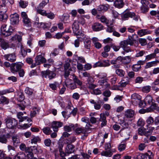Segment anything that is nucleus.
<instances>
[{
	"instance_id": "nucleus-12",
	"label": "nucleus",
	"mask_w": 159,
	"mask_h": 159,
	"mask_svg": "<svg viewBox=\"0 0 159 159\" xmlns=\"http://www.w3.org/2000/svg\"><path fill=\"white\" fill-rule=\"evenodd\" d=\"M65 84L68 88L71 90L75 89L77 88L75 83L71 79L65 80Z\"/></svg>"
},
{
	"instance_id": "nucleus-5",
	"label": "nucleus",
	"mask_w": 159,
	"mask_h": 159,
	"mask_svg": "<svg viewBox=\"0 0 159 159\" xmlns=\"http://www.w3.org/2000/svg\"><path fill=\"white\" fill-rule=\"evenodd\" d=\"M23 64L20 62H16L11 64L10 66L11 72L14 73L18 72L21 68Z\"/></svg>"
},
{
	"instance_id": "nucleus-4",
	"label": "nucleus",
	"mask_w": 159,
	"mask_h": 159,
	"mask_svg": "<svg viewBox=\"0 0 159 159\" xmlns=\"http://www.w3.org/2000/svg\"><path fill=\"white\" fill-rule=\"evenodd\" d=\"M34 61L35 63L30 66L31 68H34L37 65H40L41 63H45L46 62L45 58L41 55H37L35 57Z\"/></svg>"
},
{
	"instance_id": "nucleus-46",
	"label": "nucleus",
	"mask_w": 159,
	"mask_h": 159,
	"mask_svg": "<svg viewBox=\"0 0 159 159\" xmlns=\"http://www.w3.org/2000/svg\"><path fill=\"white\" fill-rule=\"evenodd\" d=\"M42 130L43 132L47 135H49L52 132L50 128L48 127H44L43 129Z\"/></svg>"
},
{
	"instance_id": "nucleus-53",
	"label": "nucleus",
	"mask_w": 159,
	"mask_h": 159,
	"mask_svg": "<svg viewBox=\"0 0 159 159\" xmlns=\"http://www.w3.org/2000/svg\"><path fill=\"white\" fill-rule=\"evenodd\" d=\"M146 122L148 124L147 126H148V125H152L154 123L153 118L151 116H149Z\"/></svg>"
},
{
	"instance_id": "nucleus-51",
	"label": "nucleus",
	"mask_w": 159,
	"mask_h": 159,
	"mask_svg": "<svg viewBox=\"0 0 159 159\" xmlns=\"http://www.w3.org/2000/svg\"><path fill=\"white\" fill-rule=\"evenodd\" d=\"M156 57V55L153 53L146 56L145 57V59L147 61L150 60L152 59L155 58Z\"/></svg>"
},
{
	"instance_id": "nucleus-19",
	"label": "nucleus",
	"mask_w": 159,
	"mask_h": 159,
	"mask_svg": "<svg viewBox=\"0 0 159 159\" xmlns=\"http://www.w3.org/2000/svg\"><path fill=\"white\" fill-rule=\"evenodd\" d=\"M151 31L147 29H141L137 31V34L140 37H142L146 35L150 34Z\"/></svg>"
},
{
	"instance_id": "nucleus-6",
	"label": "nucleus",
	"mask_w": 159,
	"mask_h": 159,
	"mask_svg": "<svg viewBox=\"0 0 159 159\" xmlns=\"http://www.w3.org/2000/svg\"><path fill=\"white\" fill-rule=\"evenodd\" d=\"M153 155L150 150H148V152L145 153H140L137 155V159H152Z\"/></svg>"
},
{
	"instance_id": "nucleus-56",
	"label": "nucleus",
	"mask_w": 159,
	"mask_h": 159,
	"mask_svg": "<svg viewBox=\"0 0 159 159\" xmlns=\"http://www.w3.org/2000/svg\"><path fill=\"white\" fill-rule=\"evenodd\" d=\"M33 91L34 90L33 89L28 87H26L25 90V93L30 95L32 94Z\"/></svg>"
},
{
	"instance_id": "nucleus-43",
	"label": "nucleus",
	"mask_w": 159,
	"mask_h": 159,
	"mask_svg": "<svg viewBox=\"0 0 159 159\" xmlns=\"http://www.w3.org/2000/svg\"><path fill=\"white\" fill-rule=\"evenodd\" d=\"M23 21L25 25L28 27H30L31 26V22L30 20L28 18H26L23 19Z\"/></svg>"
},
{
	"instance_id": "nucleus-58",
	"label": "nucleus",
	"mask_w": 159,
	"mask_h": 159,
	"mask_svg": "<svg viewBox=\"0 0 159 159\" xmlns=\"http://www.w3.org/2000/svg\"><path fill=\"white\" fill-rule=\"evenodd\" d=\"M18 97L17 99L19 101L22 102L25 99V97L23 93L19 92L18 93Z\"/></svg>"
},
{
	"instance_id": "nucleus-41",
	"label": "nucleus",
	"mask_w": 159,
	"mask_h": 159,
	"mask_svg": "<svg viewBox=\"0 0 159 159\" xmlns=\"http://www.w3.org/2000/svg\"><path fill=\"white\" fill-rule=\"evenodd\" d=\"M140 11L143 13H146L149 10V7L148 6H142L140 7Z\"/></svg>"
},
{
	"instance_id": "nucleus-28",
	"label": "nucleus",
	"mask_w": 159,
	"mask_h": 159,
	"mask_svg": "<svg viewBox=\"0 0 159 159\" xmlns=\"http://www.w3.org/2000/svg\"><path fill=\"white\" fill-rule=\"evenodd\" d=\"M14 158V159H25V155L24 153L20 152L16 155Z\"/></svg>"
},
{
	"instance_id": "nucleus-54",
	"label": "nucleus",
	"mask_w": 159,
	"mask_h": 159,
	"mask_svg": "<svg viewBox=\"0 0 159 159\" xmlns=\"http://www.w3.org/2000/svg\"><path fill=\"white\" fill-rule=\"evenodd\" d=\"M131 98L132 99L140 100L141 99V97L136 93H134L131 95Z\"/></svg>"
},
{
	"instance_id": "nucleus-10",
	"label": "nucleus",
	"mask_w": 159,
	"mask_h": 159,
	"mask_svg": "<svg viewBox=\"0 0 159 159\" xmlns=\"http://www.w3.org/2000/svg\"><path fill=\"white\" fill-rule=\"evenodd\" d=\"M10 21L12 25L17 24L19 22V15L17 13L11 14L10 16Z\"/></svg>"
},
{
	"instance_id": "nucleus-8",
	"label": "nucleus",
	"mask_w": 159,
	"mask_h": 159,
	"mask_svg": "<svg viewBox=\"0 0 159 159\" xmlns=\"http://www.w3.org/2000/svg\"><path fill=\"white\" fill-rule=\"evenodd\" d=\"M37 151V147L36 146H31L27 147L25 151L26 153H27V156L29 158L34 157L33 152H36Z\"/></svg>"
},
{
	"instance_id": "nucleus-22",
	"label": "nucleus",
	"mask_w": 159,
	"mask_h": 159,
	"mask_svg": "<svg viewBox=\"0 0 159 159\" xmlns=\"http://www.w3.org/2000/svg\"><path fill=\"white\" fill-rule=\"evenodd\" d=\"M109 7V6L108 4L100 5L97 8V10L99 12L100 11H106Z\"/></svg>"
},
{
	"instance_id": "nucleus-64",
	"label": "nucleus",
	"mask_w": 159,
	"mask_h": 159,
	"mask_svg": "<svg viewBox=\"0 0 159 159\" xmlns=\"http://www.w3.org/2000/svg\"><path fill=\"white\" fill-rule=\"evenodd\" d=\"M73 80L75 83L77 84L78 85L81 86L82 84V82L80 80L77 78L76 76L73 78Z\"/></svg>"
},
{
	"instance_id": "nucleus-48",
	"label": "nucleus",
	"mask_w": 159,
	"mask_h": 159,
	"mask_svg": "<svg viewBox=\"0 0 159 159\" xmlns=\"http://www.w3.org/2000/svg\"><path fill=\"white\" fill-rule=\"evenodd\" d=\"M138 41L142 46H145L147 43L146 39L144 38L139 39Z\"/></svg>"
},
{
	"instance_id": "nucleus-49",
	"label": "nucleus",
	"mask_w": 159,
	"mask_h": 159,
	"mask_svg": "<svg viewBox=\"0 0 159 159\" xmlns=\"http://www.w3.org/2000/svg\"><path fill=\"white\" fill-rule=\"evenodd\" d=\"M40 139L39 136H35L31 140V143L32 144H36L38 142H40Z\"/></svg>"
},
{
	"instance_id": "nucleus-14",
	"label": "nucleus",
	"mask_w": 159,
	"mask_h": 159,
	"mask_svg": "<svg viewBox=\"0 0 159 159\" xmlns=\"http://www.w3.org/2000/svg\"><path fill=\"white\" fill-rule=\"evenodd\" d=\"M75 151V146L72 144H68L65 148V152L67 154L69 155L73 153Z\"/></svg>"
},
{
	"instance_id": "nucleus-2",
	"label": "nucleus",
	"mask_w": 159,
	"mask_h": 159,
	"mask_svg": "<svg viewBox=\"0 0 159 159\" xmlns=\"http://www.w3.org/2000/svg\"><path fill=\"white\" fill-rule=\"evenodd\" d=\"M111 146L110 143H106L104 145V149L105 151H102L101 153L102 156H104L107 157H111L113 153L111 151Z\"/></svg>"
},
{
	"instance_id": "nucleus-39",
	"label": "nucleus",
	"mask_w": 159,
	"mask_h": 159,
	"mask_svg": "<svg viewBox=\"0 0 159 159\" xmlns=\"http://www.w3.org/2000/svg\"><path fill=\"white\" fill-rule=\"evenodd\" d=\"M116 74L120 77H123L125 74V72L123 70L117 69L116 70Z\"/></svg>"
},
{
	"instance_id": "nucleus-18",
	"label": "nucleus",
	"mask_w": 159,
	"mask_h": 159,
	"mask_svg": "<svg viewBox=\"0 0 159 159\" xmlns=\"http://www.w3.org/2000/svg\"><path fill=\"white\" fill-rule=\"evenodd\" d=\"M0 46L1 48L4 50L9 48V45L8 42L3 39L0 38Z\"/></svg>"
},
{
	"instance_id": "nucleus-40",
	"label": "nucleus",
	"mask_w": 159,
	"mask_h": 159,
	"mask_svg": "<svg viewBox=\"0 0 159 159\" xmlns=\"http://www.w3.org/2000/svg\"><path fill=\"white\" fill-rule=\"evenodd\" d=\"M119 44L120 47L122 48L123 49H125V48L128 47L127 40H125L121 41Z\"/></svg>"
},
{
	"instance_id": "nucleus-60",
	"label": "nucleus",
	"mask_w": 159,
	"mask_h": 159,
	"mask_svg": "<svg viewBox=\"0 0 159 159\" xmlns=\"http://www.w3.org/2000/svg\"><path fill=\"white\" fill-rule=\"evenodd\" d=\"M125 144L124 143H122V142H121V143L119 145L118 148V150L120 151H122L125 149Z\"/></svg>"
},
{
	"instance_id": "nucleus-62",
	"label": "nucleus",
	"mask_w": 159,
	"mask_h": 159,
	"mask_svg": "<svg viewBox=\"0 0 159 159\" xmlns=\"http://www.w3.org/2000/svg\"><path fill=\"white\" fill-rule=\"evenodd\" d=\"M7 141V139L5 135H1L0 136V142L2 143H6Z\"/></svg>"
},
{
	"instance_id": "nucleus-55",
	"label": "nucleus",
	"mask_w": 159,
	"mask_h": 159,
	"mask_svg": "<svg viewBox=\"0 0 159 159\" xmlns=\"http://www.w3.org/2000/svg\"><path fill=\"white\" fill-rule=\"evenodd\" d=\"M151 111V109L150 107L146 108V109H141L139 110V112L140 114H144L146 112H148Z\"/></svg>"
},
{
	"instance_id": "nucleus-63",
	"label": "nucleus",
	"mask_w": 159,
	"mask_h": 159,
	"mask_svg": "<svg viewBox=\"0 0 159 159\" xmlns=\"http://www.w3.org/2000/svg\"><path fill=\"white\" fill-rule=\"evenodd\" d=\"M151 111H152L153 109H156L157 111H159V106H157L156 103H152L150 106Z\"/></svg>"
},
{
	"instance_id": "nucleus-29",
	"label": "nucleus",
	"mask_w": 159,
	"mask_h": 159,
	"mask_svg": "<svg viewBox=\"0 0 159 159\" xmlns=\"http://www.w3.org/2000/svg\"><path fill=\"white\" fill-rule=\"evenodd\" d=\"M96 17L97 19H100L102 22L108 24V20L105 16L98 14L96 16Z\"/></svg>"
},
{
	"instance_id": "nucleus-32",
	"label": "nucleus",
	"mask_w": 159,
	"mask_h": 159,
	"mask_svg": "<svg viewBox=\"0 0 159 159\" xmlns=\"http://www.w3.org/2000/svg\"><path fill=\"white\" fill-rule=\"evenodd\" d=\"M59 85L57 82H54L53 83L49 84V86L52 90H55L57 89V87Z\"/></svg>"
},
{
	"instance_id": "nucleus-27",
	"label": "nucleus",
	"mask_w": 159,
	"mask_h": 159,
	"mask_svg": "<svg viewBox=\"0 0 159 159\" xmlns=\"http://www.w3.org/2000/svg\"><path fill=\"white\" fill-rule=\"evenodd\" d=\"M91 42L90 39L89 38H86L84 41V47L87 49H89L90 48Z\"/></svg>"
},
{
	"instance_id": "nucleus-13",
	"label": "nucleus",
	"mask_w": 159,
	"mask_h": 159,
	"mask_svg": "<svg viewBox=\"0 0 159 159\" xmlns=\"http://www.w3.org/2000/svg\"><path fill=\"white\" fill-rule=\"evenodd\" d=\"M4 57L6 60L11 62L15 61L16 59V56L15 53L5 54Z\"/></svg>"
},
{
	"instance_id": "nucleus-61",
	"label": "nucleus",
	"mask_w": 159,
	"mask_h": 159,
	"mask_svg": "<svg viewBox=\"0 0 159 159\" xmlns=\"http://www.w3.org/2000/svg\"><path fill=\"white\" fill-rule=\"evenodd\" d=\"M137 124L138 126H143L145 124L144 121L143 119L139 118L137 121Z\"/></svg>"
},
{
	"instance_id": "nucleus-38",
	"label": "nucleus",
	"mask_w": 159,
	"mask_h": 159,
	"mask_svg": "<svg viewBox=\"0 0 159 159\" xmlns=\"http://www.w3.org/2000/svg\"><path fill=\"white\" fill-rule=\"evenodd\" d=\"M64 130L67 132H69L71 131L72 129H75L74 126L71 124L69 125H66L64 127Z\"/></svg>"
},
{
	"instance_id": "nucleus-20",
	"label": "nucleus",
	"mask_w": 159,
	"mask_h": 159,
	"mask_svg": "<svg viewBox=\"0 0 159 159\" xmlns=\"http://www.w3.org/2000/svg\"><path fill=\"white\" fill-rule=\"evenodd\" d=\"M124 3L122 0H116L114 2V5L118 8H121L123 7Z\"/></svg>"
},
{
	"instance_id": "nucleus-17",
	"label": "nucleus",
	"mask_w": 159,
	"mask_h": 159,
	"mask_svg": "<svg viewBox=\"0 0 159 159\" xmlns=\"http://www.w3.org/2000/svg\"><path fill=\"white\" fill-rule=\"evenodd\" d=\"M134 110L131 109L127 110L125 113L124 120H125L126 118L132 117L134 116Z\"/></svg>"
},
{
	"instance_id": "nucleus-57",
	"label": "nucleus",
	"mask_w": 159,
	"mask_h": 159,
	"mask_svg": "<svg viewBox=\"0 0 159 159\" xmlns=\"http://www.w3.org/2000/svg\"><path fill=\"white\" fill-rule=\"evenodd\" d=\"M19 6L22 8H25L27 6L28 2L26 1H20L19 2Z\"/></svg>"
},
{
	"instance_id": "nucleus-45",
	"label": "nucleus",
	"mask_w": 159,
	"mask_h": 159,
	"mask_svg": "<svg viewBox=\"0 0 159 159\" xmlns=\"http://www.w3.org/2000/svg\"><path fill=\"white\" fill-rule=\"evenodd\" d=\"M146 52L144 50H139L136 51L135 57H141L145 54Z\"/></svg>"
},
{
	"instance_id": "nucleus-16",
	"label": "nucleus",
	"mask_w": 159,
	"mask_h": 159,
	"mask_svg": "<svg viewBox=\"0 0 159 159\" xmlns=\"http://www.w3.org/2000/svg\"><path fill=\"white\" fill-rule=\"evenodd\" d=\"M103 28V25L99 23H95L93 24L92 26V28L93 30L95 31H100L102 30Z\"/></svg>"
},
{
	"instance_id": "nucleus-52",
	"label": "nucleus",
	"mask_w": 159,
	"mask_h": 159,
	"mask_svg": "<svg viewBox=\"0 0 159 159\" xmlns=\"http://www.w3.org/2000/svg\"><path fill=\"white\" fill-rule=\"evenodd\" d=\"M101 67H104L108 66L110 65L108 60H104L101 61Z\"/></svg>"
},
{
	"instance_id": "nucleus-33",
	"label": "nucleus",
	"mask_w": 159,
	"mask_h": 159,
	"mask_svg": "<svg viewBox=\"0 0 159 159\" xmlns=\"http://www.w3.org/2000/svg\"><path fill=\"white\" fill-rule=\"evenodd\" d=\"M9 100L4 96H2L0 98V104H7L9 103Z\"/></svg>"
},
{
	"instance_id": "nucleus-1",
	"label": "nucleus",
	"mask_w": 159,
	"mask_h": 159,
	"mask_svg": "<svg viewBox=\"0 0 159 159\" xmlns=\"http://www.w3.org/2000/svg\"><path fill=\"white\" fill-rule=\"evenodd\" d=\"M121 19L122 20H128L129 17L133 18L135 21H137L139 17L136 15L133 12L129 11H125L121 15Z\"/></svg>"
},
{
	"instance_id": "nucleus-35",
	"label": "nucleus",
	"mask_w": 159,
	"mask_h": 159,
	"mask_svg": "<svg viewBox=\"0 0 159 159\" xmlns=\"http://www.w3.org/2000/svg\"><path fill=\"white\" fill-rule=\"evenodd\" d=\"M36 25H37L38 27L42 28L43 29H47L48 28V27L47 26L48 24L46 23H39L38 22H36L35 23Z\"/></svg>"
},
{
	"instance_id": "nucleus-30",
	"label": "nucleus",
	"mask_w": 159,
	"mask_h": 159,
	"mask_svg": "<svg viewBox=\"0 0 159 159\" xmlns=\"http://www.w3.org/2000/svg\"><path fill=\"white\" fill-rule=\"evenodd\" d=\"M23 113L22 112H19L17 113V116L18 118L19 119V122H22L27 119V117L23 116Z\"/></svg>"
},
{
	"instance_id": "nucleus-24",
	"label": "nucleus",
	"mask_w": 159,
	"mask_h": 159,
	"mask_svg": "<svg viewBox=\"0 0 159 159\" xmlns=\"http://www.w3.org/2000/svg\"><path fill=\"white\" fill-rule=\"evenodd\" d=\"M126 119L125 120L124 119V120L121 121L120 123V125L122 127V129H121L120 131H122L123 130L125 129H129L130 128L129 125L128 123L125 121V120H126Z\"/></svg>"
},
{
	"instance_id": "nucleus-9",
	"label": "nucleus",
	"mask_w": 159,
	"mask_h": 159,
	"mask_svg": "<svg viewBox=\"0 0 159 159\" xmlns=\"http://www.w3.org/2000/svg\"><path fill=\"white\" fill-rule=\"evenodd\" d=\"M41 73L43 77L47 78L48 76L49 80H52L56 76L55 73L48 70L46 71H42Z\"/></svg>"
},
{
	"instance_id": "nucleus-31",
	"label": "nucleus",
	"mask_w": 159,
	"mask_h": 159,
	"mask_svg": "<svg viewBox=\"0 0 159 159\" xmlns=\"http://www.w3.org/2000/svg\"><path fill=\"white\" fill-rule=\"evenodd\" d=\"M73 57L77 61V62L79 63H85V61L84 58L82 57H78L76 55H74Z\"/></svg>"
},
{
	"instance_id": "nucleus-15",
	"label": "nucleus",
	"mask_w": 159,
	"mask_h": 159,
	"mask_svg": "<svg viewBox=\"0 0 159 159\" xmlns=\"http://www.w3.org/2000/svg\"><path fill=\"white\" fill-rule=\"evenodd\" d=\"M72 28L73 33L75 34H78L79 30V25L77 21H75L72 25Z\"/></svg>"
},
{
	"instance_id": "nucleus-37",
	"label": "nucleus",
	"mask_w": 159,
	"mask_h": 159,
	"mask_svg": "<svg viewBox=\"0 0 159 159\" xmlns=\"http://www.w3.org/2000/svg\"><path fill=\"white\" fill-rule=\"evenodd\" d=\"M157 65V64L155 61L148 62L146 64L145 68L147 69L152 66H156Z\"/></svg>"
},
{
	"instance_id": "nucleus-59",
	"label": "nucleus",
	"mask_w": 159,
	"mask_h": 159,
	"mask_svg": "<svg viewBox=\"0 0 159 159\" xmlns=\"http://www.w3.org/2000/svg\"><path fill=\"white\" fill-rule=\"evenodd\" d=\"M151 87L150 86H146L142 88V91L143 92L148 93L150 91Z\"/></svg>"
},
{
	"instance_id": "nucleus-3",
	"label": "nucleus",
	"mask_w": 159,
	"mask_h": 159,
	"mask_svg": "<svg viewBox=\"0 0 159 159\" xmlns=\"http://www.w3.org/2000/svg\"><path fill=\"white\" fill-rule=\"evenodd\" d=\"M5 120L7 127L9 129L13 128L17 124V120L12 118L7 117Z\"/></svg>"
},
{
	"instance_id": "nucleus-23",
	"label": "nucleus",
	"mask_w": 159,
	"mask_h": 159,
	"mask_svg": "<svg viewBox=\"0 0 159 159\" xmlns=\"http://www.w3.org/2000/svg\"><path fill=\"white\" fill-rule=\"evenodd\" d=\"M128 79H129L128 77L122 78L119 83V85L121 87H125L129 83Z\"/></svg>"
},
{
	"instance_id": "nucleus-44",
	"label": "nucleus",
	"mask_w": 159,
	"mask_h": 159,
	"mask_svg": "<svg viewBox=\"0 0 159 159\" xmlns=\"http://www.w3.org/2000/svg\"><path fill=\"white\" fill-rule=\"evenodd\" d=\"M48 2L49 0H42L37 8H43Z\"/></svg>"
},
{
	"instance_id": "nucleus-36",
	"label": "nucleus",
	"mask_w": 159,
	"mask_h": 159,
	"mask_svg": "<svg viewBox=\"0 0 159 159\" xmlns=\"http://www.w3.org/2000/svg\"><path fill=\"white\" fill-rule=\"evenodd\" d=\"M138 134L141 135H144L146 136H148V135L146 132V130L144 128H139L138 129Z\"/></svg>"
},
{
	"instance_id": "nucleus-34",
	"label": "nucleus",
	"mask_w": 159,
	"mask_h": 159,
	"mask_svg": "<svg viewBox=\"0 0 159 159\" xmlns=\"http://www.w3.org/2000/svg\"><path fill=\"white\" fill-rule=\"evenodd\" d=\"M13 140V144L15 146H17L18 144L20 143L19 139L16 135L13 136L12 137Z\"/></svg>"
},
{
	"instance_id": "nucleus-50",
	"label": "nucleus",
	"mask_w": 159,
	"mask_h": 159,
	"mask_svg": "<svg viewBox=\"0 0 159 159\" xmlns=\"http://www.w3.org/2000/svg\"><path fill=\"white\" fill-rule=\"evenodd\" d=\"M132 58L130 56L125 57L123 58V62L126 64L129 63L131 61Z\"/></svg>"
},
{
	"instance_id": "nucleus-21",
	"label": "nucleus",
	"mask_w": 159,
	"mask_h": 159,
	"mask_svg": "<svg viewBox=\"0 0 159 159\" xmlns=\"http://www.w3.org/2000/svg\"><path fill=\"white\" fill-rule=\"evenodd\" d=\"M89 101L91 103L94 104L95 109L98 110L100 109L101 107V102H96L92 99H90Z\"/></svg>"
},
{
	"instance_id": "nucleus-42",
	"label": "nucleus",
	"mask_w": 159,
	"mask_h": 159,
	"mask_svg": "<svg viewBox=\"0 0 159 159\" xmlns=\"http://www.w3.org/2000/svg\"><path fill=\"white\" fill-rule=\"evenodd\" d=\"M42 8H37L36 11L38 13H39L43 16H46L47 12L44 10H42Z\"/></svg>"
},
{
	"instance_id": "nucleus-7",
	"label": "nucleus",
	"mask_w": 159,
	"mask_h": 159,
	"mask_svg": "<svg viewBox=\"0 0 159 159\" xmlns=\"http://www.w3.org/2000/svg\"><path fill=\"white\" fill-rule=\"evenodd\" d=\"M1 32L2 34L5 36H9L13 32V30L8 28L6 25H3L1 27Z\"/></svg>"
},
{
	"instance_id": "nucleus-47",
	"label": "nucleus",
	"mask_w": 159,
	"mask_h": 159,
	"mask_svg": "<svg viewBox=\"0 0 159 159\" xmlns=\"http://www.w3.org/2000/svg\"><path fill=\"white\" fill-rule=\"evenodd\" d=\"M141 66L137 64L133 65L132 66V70L135 72L139 71L140 70Z\"/></svg>"
},
{
	"instance_id": "nucleus-11",
	"label": "nucleus",
	"mask_w": 159,
	"mask_h": 159,
	"mask_svg": "<svg viewBox=\"0 0 159 159\" xmlns=\"http://www.w3.org/2000/svg\"><path fill=\"white\" fill-rule=\"evenodd\" d=\"M63 125L62 122L59 121H53L51 123V127L54 132H57L58 128L61 127Z\"/></svg>"
},
{
	"instance_id": "nucleus-25",
	"label": "nucleus",
	"mask_w": 159,
	"mask_h": 159,
	"mask_svg": "<svg viewBox=\"0 0 159 159\" xmlns=\"http://www.w3.org/2000/svg\"><path fill=\"white\" fill-rule=\"evenodd\" d=\"M75 133L77 134H85L86 132V129L83 127H77L75 129Z\"/></svg>"
},
{
	"instance_id": "nucleus-26",
	"label": "nucleus",
	"mask_w": 159,
	"mask_h": 159,
	"mask_svg": "<svg viewBox=\"0 0 159 159\" xmlns=\"http://www.w3.org/2000/svg\"><path fill=\"white\" fill-rule=\"evenodd\" d=\"M144 101L148 105H151L152 103H154L152 102V97L149 95H148L145 98Z\"/></svg>"
}]
</instances>
